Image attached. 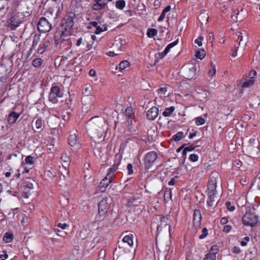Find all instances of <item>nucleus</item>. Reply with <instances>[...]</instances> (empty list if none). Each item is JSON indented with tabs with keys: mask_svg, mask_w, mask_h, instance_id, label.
I'll return each instance as SVG.
<instances>
[{
	"mask_svg": "<svg viewBox=\"0 0 260 260\" xmlns=\"http://www.w3.org/2000/svg\"><path fill=\"white\" fill-rule=\"evenodd\" d=\"M86 129L92 138L101 140L105 133V121L99 116L93 117L87 122Z\"/></svg>",
	"mask_w": 260,
	"mask_h": 260,
	"instance_id": "nucleus-1",
	"label": "nucleus"
},
{
	"mask_svg": "<svg viewBox=\"0 0 260 260\" xmlns=\"http://www.w3.org/2000/svg\"><path fill=\"white\" fill-rule=\"evenodd\" d=\"M114 259L116 260H132L133 256L129 248L125 244L119 243L118 247L114 251Z\"/></svg>",
	"mask_w": 260,
	"mask_h": 260,
	"instance_id": "nucleus-2",
	"label": "nucleus"
},
{
	"mask_svg": "<svg viewBox=\"0 0 260 260\" xmlns=\"http://www.w3.org/2000/svg\"><path fill=\"white\" fill-rule=\"evenodd\" d=\"M117 170V168L113 166L109 169V171L106 176L102 180L98 186V190L103 192L106 189L112 182L113 178L115 176V172Z\"/></svg>",
	"mask_w": 260,
	"mask_h": 260,
	"instance_id": "nucleus-3",
	"label": "nucleus"
},
{
	"mask_svg": "<svg viewBox=\"0 0 260 260\" xmlns=\"http://www.w3.org/2000/svg\"><path fill=\"white\" fill-rule=\"evenodd\" d=\"M65 29L59 27L54 33V43L57 45L60 44L63 45L65 42H67L69 45H70L71 42L68 39V37L70 36L71 33L69 31H64Z\"/></svg>",
	"mask_w": 260,
	"mask_h": 260,
	"instance_id": "nucleus-4",
	"label": "nucleus"
},
{
	"mask_svg": "<svg viewBox=\"0 0 260 260\" xmlns=\"http://www.w3.org/2000/svg\"><path fill=\"white\" fill-rule=\"evenodd\" d=\"M113 202L111 197H105L103 198L98 204L99 216H105L110 209V205Z\"/></svg>",
	"mask_w": 260,
	"mask_h": 260,
	"instance_id": "nucleus-5",
	"label": "nucleus"
},
{
	"mask_svg": "<svg viewBox=\"0 0 260 260\" xmlns=\"http://www.w3.org/2000/svg\"><path fill=\"white\" fill-rule=\"evenodd\" d=\"M181 73L184 78L188 80L191 79L196 76V66L192 63L186 64L182 67Z\"/></svg>",
	"mask_w": 260,
	"mask_h": 260,
	"instance_id": "nucleus-6",
	"label": "nucleus"
},
{
	"mask_svg": "<svg viewBox=\"0 0 260 260\" xmlns=\"http://www.w3.org/2000/svg\"><path fill=\"white\" fill-rule=\"evenodd\" d=\"M157 158V154L155 151H152L148 152L144 158L145 169L149 170L153 165Z\"/></svg>",
	"mask_w": 260,
	"mask_h": 260,
	"instance_id": "nucleus-7",
	"label": "nucleus"
},
{
	"mask_svg": "<svg viewBox=\"0 0 260 260\" xmlns=\"http://www.w3.org/2000/svg\"><path fill=\"white\" fill-rule=\"evenodd\" d=\"M244 225L251 226H254L258 221L257 216L250 212H247L242 218Z\"/></svg>",
	"mask_w": 260,
	"mask_h": 260,
	"instance_id": "nucleus-8",
	"label": "nucleus"
},
{
	"mask_svg": "<svg viewBox=\"0 0 260 260\" xmlns=\"http://www.w3.org/2000/svg\"><path fill=\"white\" fill-rule=\"evenodd\" d=\"M38 29L41 32H49L51 28L52 24L45 17H41L38 23Z\"/></svg>",
	"mask_w": 260,
	"mask_h": 260,
	"instance_id": "nucleus-9",
	"label": "nucleus"
},
{
	"mask_svg": "<svg viewBox=\"0 0 260 260\" xmlns=\"http://www.w3.org/2000/svg\"><path fill=\"white\" fill-rule=\"evenodd\" d=\"M60 88L58 86H52L49 95V100L53 104L58 102V98L60 97Z\"/></svg>",
	"mask_w": 260,
	"mask_h": 260,
	"instance_id": "nucleus-10",
	"label": "nucleus"
},
{
	"mask_svg": "<svg viewBox=\"0 0 260 260\" xmlns=\"http://www.w3.org/2000/svg\"><path fill=\"white\" fill-rule=\"evenodd\" d=\"M74 24L73 18L71 16H68L63 19L60 27L65 29V31L68 32V31H69L71 33V30Z\"/></svg>",
	"mask_w": 260,
	"mask_h": 260,
	"instance_id": "nucleus-11",
	"label": "nucleus"
},
{
	"mask_svg": "<svg viewBox=\"0 0 260 260\" xmlns=\"http://www.w3.org/2000/svg\"><path fill=\"white\" fill-rule=\"evenodd\" d=\"M22 22L17 14L13 15L8 21V26L11 30L15 29Z\"/></svg>",
	"mask_w": 260,
	"mask_h": 260,
	"instance_id": "nucleus-12",
	"label": "nucleus"
},
{
	"mask_svg": "<svg viewBox=\"0 0 260 260\" xmlns=\"http://www.w3.org/2000/svg\"><path fill=\"white\" fill-rule=\"evenodd\" d=\"M95 98L90 95H84L81 99V101L85 110L90 109L93 105Z\"/></svg>",
	"mask_w": 260,
	"mask_h": 260,
	"instance_id": "nucleus-13",
	"label": "nucleus"
},
{
	"mask_svg": "<svg viewBox=\"0 0 260 260\" xmlns=\"http://www.w3.org/2000/svg\"><path fill=\"white\" fill-rule=\"evenodd\" d=\"M196 90L198 94V98L201 101L205 100L209 96L210 92L205 87L199 86L196 88Z\"/></svg>",
	"mask_w": 260,
	"mask_h": 260,
	"instance_id": "nucleus-14",
	"label": "nucleus"
},
{
	"mask_svg": "<svg viewBox=\"0 0 260 260\" xmlns=\"http://www.w3.org/2000/svg\"><path fill=\"white\" fill-rule=\"evenodd\" d=\"M158 114V109L156 107L151 108L146 113L147 118L150 120H154Z\"/></svg>",
	"mask_w": 260,
	"mask_h": 260,
	"instance_id": "nucleus-15",
	"label": "nucleus"
},
{
	"mask_svg": "<svg viewBox=\"0 0 260 260\" xmlns=\"http://www.w3.org/2000/svg\"><path fill=\"white\" fill-rule=\"evenodd\" d=\"M9 8V3L7 0H0V18L3 17Z\"/></svg>",
	"mask_w": 260,
	"mask_h": 260,
	"instance_id": "nucleus-16",
	"label": "nucleus"
},
{
	"mask_svg": "<svg viewBox=\"0 0 260 260\" xmlns=\"http://www.w3.org/2000/svg\"><path fill=\"white\" fill-rule=\"evenodd\" d=\"M50 46V42L47 39H44L39 45L37 52L39 54H42L45 52L47 48Z\"/></svg>",
	"mask_w": 260,
	"mask_h": 260,
	"instance_id": "nucleus-17",
	"label": "nucleus"
},
{
	"mask_svg": "<svg viewBox=\"0 0 260 260\" xmlns=\"http://www.w3.org/2000/svg\"><path fill=\"white\" fill-rule=\"evenodd\" d=\"M202 219V215L200 210H194L193 215V223L196 225H199Z\"/></svg>",
	"mask_w": 260,
	"mask_h": 260,
	"instance_id": "nucleus-18",
	"label": "nucleus"
},
{
	"mask_svg": "<svg viewBox=\"0 0 260 260\" xmlns=\"http://www.w3.org/2000/svg\"><path fill=\"white\" fill-rule=\"evenodd\" d=\"M20 116V114L15 111L11 112L8 117V122L9 124L14 123Z\"/></svg>",
	"mask_w": 260,
	"mask_h": 260,
	"instance_id": "nucleus-19",
	"label": "nucleus"
},
{
	"mask_svg": "<svg viewBox=\"0 0 260 260\" xmlns=\"http://www.w3.org/2000/svg\"><path fill=\"white\" fill-rule=\"evenodd\" d=\"M133 235L132 234L126 235L123 237L122 241L120 243L125 244L127 248L129 246L132 247L133 245Z\"/></svg>",
	"mask_w": 260,
	"mask_h": 260,
	"instance_id": "nucleus-20",
	"label": "nucleus"
},
{
	"mask_svg": "<svg viewBox=\"0 0 260 260\" xmlns=\"http://www.w3.org/2000/svg\"><path fill=\"white\" fill-rule=\"evenodd\" d=\"M159 220V223L157 225V229H162L163 228H165L168 226V218L165 216H158Z\"/></svg>",
	"mask_w": 260,
	"mask_h": 260,
	"instance_id": "nucleus-21",
	"label": "nucleus"
},
{
	"mask_svg": "<svg viewBox=\"0 0 260 260\" xmlns=\"http://www.w3.org/2000/svg\"><path fill=\"white\" fill-rule=\"evenodd\" d=\"M236 36H237L238 40H239V45L245 46L248 42L247 37L246 36H242L241 32H239L238 34H237Z\"/></svg>",
	"mask_w": 260,
	"mask_h": 260,
	"instance_id": "nucleus-22",
	"label": "nucleus"
},
{
	"mask_svg": "<svg viewBox=\"0 0 260 260\" xmlns=\"http://www.w3.org/2000/svg\"><path fill=\"white\" fill-rule=\"evenodd\" d=\"M207 193L208 195L207 204L209 207H212L213 205V203L215 202V194L216 193L212 192Z\"/></svg>",
	"mask_w": 260,
	"mask_h": 260,
	"instance_id": "nucleus-23",
	"label": "nucleus"
},
{
	"mask_svg": "<svg viewBox=\"0 0 260 260\" xmlns=\"http://www.w3.org/2000/svg\"><path fill=\"white\" fill-rule=\"evenodd\" d=\"M40 42V36L35 35L33 38L32 44L31 48L29 49L30 54L32 52V50L36 49V47Z\"/></svg>",
	"mask_w": 260,
	"mask_h": 260,
	"instance_id": "nucleus-24",
	"label": "nucleus"
},
{
	"mask_svg": "<svg viewBox=\"0 0 260 260\" xmlns=\"http://www.w3.org/2000/svg\"><path fill=\"white\" fill-rule=\"evenodd\" d=\"M132 112V109L129 107L127 108L125 110V116L127 118V122L129 124H131L132 123V120L131 118Z\"/></svg>",
	"mask_w": 260,
	"mask_h": 260,
	"instance_id": "nucleus-25",
	"label": "nucleus"
},
{
	"mask_svg": "<svg viewBox=\"0 0 260 260\" xmlns=\"http://www.w3.org/2000/svg\"><path fill=\"white\" fill-rule=\"evenodd\" d=\"M170 10H171L170 6H167L165 8H164L162 10V13H161L160 15L159 16V17H158V18L157 19L158 21L160 22V21H162L165 17L166 13L170 11Z\"/></svg>",
	"mask_w": 260,
	"mask_h": 260,
	"instance_id": "nucleus-26",
	"label": "nucleus"
},
{
	"mask_svg": "<svg viewBox=\"0 0 260 260\" xmlns=\"http://www.w3.org/2000/svg\"><path fill=\"white\" fill-rule=\"evenodd\" d=\"M175 110V107L171 106L169 108H166L165 111L162 112V115L165 117L170 116Z\"/></svg>",
	"mask_w": 260,
	"mask_h": 260,
	"instance_id": "nucleus-27",
	"label": "nucleus"
},
{
	"mask_svg": "<svg viewBox=\"0 0 260 260\" xmlns=\"http://www.w3.org/2000/svg\"><path fill=\"white\" fill-rule=\"evenodd\" d=\"M77 136L75 134L70 136L69 138V144L71 146H74L77 143Z\"/></svg>",
	"mask_w": 260,
	"mask_h": 260,
	"instance_id": "nucleus-28",
	"label": "nucleus"
},
{
	"mask_svg": "<svg viewBox=\"0 0 260 260\" xmlns=\"http://www.w3.org/2000/svg\"><path fill=\"white\" fill-rule=\"evenodd\" d=\"M172 192L170 188H166L164 193V201L165 202H168L171 199Z\"/></svg>",
	"mask_w": 260,
	"mask_h": 260,
	"instance_id": "nucleus-29",
	"label": "nucleus"
},
{
	"mask_svg": "<svg viewBox=\"0 0 260 260\" xmlns=\"http://www.w3.org/2000/svg\"><path fill=\"white\" fill-rule=\"evenodd\" d=\"M43 62V60L40 58H37L33 60L32 66L35 68H40Z\"/></svg>",
	"mask_w": 260,
	"mask_h": 260,
	"instance_id": "nucleus-30",
	"label": "nucleus"
},
{
	"mask_svg": "<svg viewBox=\"0 0 260 260\" xmlns=\"http://www.w3.org/2000/svg\"><path fill=\"white\" fill-rule=\"evenodd\" d=\"M218 175L216 173H213L211 174L208 184H217V178Z\"/></svg>",
	"mask_w": 260,
	"mask_h": 260,
	"instance_id": "nucleus-31",
	"label": "nucleus"
},
{
	"mask_svg": "<svg viewBox=\"0 0 260 260\" xmlns=\"http://www.w3.org/2000/svg\"><path fill=\"white\" fill-rule=\"evenodd\" d=\"M13 238V235L11 233H6L3 237L4 241L6 243L11 242Z\"/></svg>",
	"mask_w": 260,
	"mask_h": 260,
	"instance_id": "nucleus-32",
	"label": "nucleus"
},
{
	"mask_svg": "<svg viewBox=\"0 0 260 260\" xmlns=\"http://www.w3.org/2000/svg\"><path fill=\"white\" fill-rule=\"evenodd\" d=\"M254 83V80L248 79L244 81L242 85V87L243 88H247L252 86Z\"/></svg>",
	"mask_w": 260,
	"mask_h": 260,
	"instance_id": "nucleus-33",
	"label": "nucleus"
},
{
	"mask_svg": "<svg viewBox=\"0 0 260 260\" xmlns=\"http://www.w3.org/2000/svg\"><path fill=\"white\" fill-rule=\"evenodd\" d=\"M116 7L120 10H123L125 6V2L124 0H118L116 2Z\"/></svg>",
	"mask_w": 260,
	"mask_h": 260,
	"instance_id": "nucleus-34",
	"label": "nucleus"
},
{
	"mask_svg": "<svg viewBox=\"0 0 260 260\" xmlns=\"http://www.w3.org/2000/svg\"><path fill=\"white\" fill-rule=\"evenodd\" d=\"M157 31L154 28H148L147 35L149 38H152L157 35Z\"/></svg>",
	"mask_w": 260,
	"mask_h": 260,
	"instance_id": "nucleus-35",
	"label": "nucleus"
},
{
	"mask_svg": "<svg viewBox=\"0 0 260 260\" xmlns=\"http://www.w3.org/2000/svg\"><path fill=\"white\" fill-rule=\"evenodd\" d=\"M45 15H46L48 18L49 17V15H51L50 21H53V18L55 16V8L49 9V10L45 13Z\"/></svg>",
	"mask_w": 260,
	"mask_h": 260,
	"instance_id": "nucleus-36",
	"label": "nucleus"
},
{
	"mask_svg": "<svg viewBox=\"0 0 260 260\" xmlns=\"http://www.w3.org/2000/svg\"><path fill=\"white\" fill-rule=\"evenodd\" d=\"M208 18L209 17L205 13H202L198 16V19L201 22V23H206L208 21Z\"/></svg>",
	"mask_w": 260,
	"mask_h": 260,
	"instance_id": "nucleus-37",
	"label": "nucleus"
},
{
	"mask_svg": "<svg viewBox=\"0 0 260 260\" xmlns=\"http://www.w3.org/2000/svg\"><path fill=\"white\" fill-rule=\"evenodd\" d=\"M61 14V10L59 7H55V16L53 18V21L55 22L56 20L59 17Z\"/></svg>",
	"mask_w": 260,
	"mask_h": 260,
	"instance_id": "nucleus-38",
	"label": "nucleus"
},
{
	"mask_svg": "<svg viewBox=\"0 0 260 260\" xmlns=\"http://www.w3.org/2000/svg\"><path fill=\"white\" fill-rule=\"evenodd\" d=\"M129 65V63L127 60H123L119 64V68L120 70H123Z\"/></svg>",
	"mask_w": 260,
	"mask_h": 260,
	"instance_id": "nucleus-39",
	"label": "nucleus"
},
{
	"mask_svg": "<svg viewBox=\"0 0 260 260\" xmlns=\"http://www.w3.org/2000/svg\"><path fill=\"white\" fill-rule=\"evenodd\" d=\"M183 137V133L182 132H178L176 135L173 136V139L175 141H180Z\"/></svg>",
	"mask_w": 260,
	"mask_h": 260,
	"instance_id": "nucleus-40",
	"label": "nucleus"
},
{
	"mask_svg": "<svg viewBox=\"0 0 260 260\" xmlns=\"http://www.w3.org/2000/svg\"><path fill=\"white\" fill-rule=\"evenodd\" d=\"M216 256L214 253H208L205 256L204 260H216Z\"/></svg>",
	"mask_w": 260,
	"mask_h": 260,
	"instance_id": "nucleus-41",
	"label": "nucleus"
},
{
	"mask_svg": "<svg viewBox=\"0 0 260 260\" xmlns=\"http://www.w3.org/2000/svg\"><path fill=\"white\" fill-rule=\"evenodd\" d=\"M44 124V121L41 118H39L36 121V127L37 129L42 128L43 125Z\"/></svg>",
	"mask_w": 260,
	"mask_h": 260,
	"instance_id": "nucleus-42",
	"label": "nucleus"
},
{
	"mask_svg": "<svg viewBox=\"0 0 260 260\" xmlns=\"http://www.w3.org/2000/svg\"><path fill=\"white\" fill-rule=\"evenodd\" d=\"M206 55L205 51L204 50L201 51H197L196 56L199 59H203Z\"/></svg>",
	"mask_w": 260,
	"mask_h": 260,
	"instance_id": "nucleus-43",
	"label": "nucleus"
},
{
	"mask_svg": "<svg viewBox=\"0 0 260 260\" xmlns=\"http://www.w3.org/2000/svg\"><path fill=\"white\" fill-rule=\"evenodd\" d=\"M33 187L34 186L32 183L29 182H25L23 185V188L24 190H27V189H32Z\"/></svg>",
	"mask_w": 260,
	"mask_h": 260,
	"instance_id": "nucleus-44",
	"label": "nucleus"
},
{
	"mask_svg": "<svg viewBox=\"0 0 260 260\" xmlns=\"http://www.w3.org/2000/svg\"><path fill=\"white\" fill-rule=\"evenodd\" d=\"M104 26V28L101 27L100 26H98L96 28H95V30L94 31V33L95 34H100L101 32H103V31H106L107 30V28L106 26H104Z\"/></svg>",
	"mask_w": 260,
	"mask_h": 260,
	"instance_id": "nucleus-45",
	"label": "nucleus"
},
{
	"mask_svg": "<svg viewBox=\"0 0 260 260\" xmlns=\"http://www.w3.org/2000/svg\"><path fill=\"white\" fill-rule=\"evenodd\" d=\"M105 7H103V5L100 4L99 3H95L92 5V8L94 10H100L104 9Z\"/></svg>",
	"mask_w": 260,
	"mask_h": 260,
	"instance_id": "nucleus-46",
	"label": "nucleus"
},
{
	"mask_svg": "<svg viewBox=\"0 0 260 260\" xmlns=\"http://www.w3.org/2000/svg\"><path fill=\"white\" fill-rule=\"evenodd\" d=\"M62 161L65 164V165H68L69 162H70V157L67 154H64L61 156Z\"/></svg>",
	"mask_w": 260,
	"mask_h": 260,
	"instance_id": "nucleus-47",
	"label": "nucleus"
},
{
	"mask_svg": "<svg viewBox=\"0 0 260 260\" xmlns=\"http://www.w3.org/2000/svg\"><path fill=\"white\" fill-rule=\"evenodd\" d=\"M205 122V120L201 117H198L196 119V123L197 125H203Z\"/></svg>",
	"mask_w": 260,
	"mask_h": 260,
	"instance_id": "nucleus-48",
	"label": "nucleus"
},
{
	"mask_svg": "<svg viewBox=\"0 0 260 260\" xmlns=\"http://www.w3.org/2000/svg\"><path fill=\"white\" fill-rule=\"evenodd\" d=\"M85 43H87V41L83 39L82 38H80L77 40L76 43V45L77 47L80 46L81 44L83 46H84Z\"/></svg>",
	"mask_w": 260,
	"mask_h": 260,
	"instance_id": "nucleus-49",
	"label": "nucleus"
},
{
	"mask_svg": "<svg viewBox=\"0 0 260 260\" xmlns=\"http://www.w3.org/2000/svg\"><path fill=\"white\" fill-rule=\"evenodd\" d=\"M212 69L208 71V75L210 77H212L215 76L216 74V69L214 66H212V64H211Z\"/></svg>",
	"mask_w": 260,
	"mask_h": 260,
	"instance_id": "nucleus-50",
	"label": "nucleus"
},
{
	"mask_svg": "<svg viewBox=\"0 0 260 260\" xmlns=\"http://www.w3.org/2000/svg\"><path fill=\"white\" fill-rule=\"evenodd\" d=\"M202 234L199 236V238L200 239H203L205 238L206 237V236L208 235V230L206 228H204L202 231Z\"/></svg>",
	"mask_w": 260,
	"mask_h": 260,
	"instance_id": "nucleus-51",
	"label": "nucleus"
},
{
	"mask_svg": "<svg viewBox=\"0 0 260 260\" xmlns=\"http://www.w3.org/2000/svg\"><path fill=\"white\" fill-rule=\"evenodd\" d=\"M218 252V247L217 245L212 246L210 250L209 253H214L215 255Z\"/></svg>",
	"mask_w": 260,
	"mask_h": 260,
	"instance_id": "nucleus-52",
	"label": "nucleus"
},
{
	"mask_svg": "<svg viewBox=\"0 0 260 260\" xmlns=\"http://www.w3.org/2000/svg\"><path fill=\"white\" fill-rule=\"evenodd\" d=\"M25 161L26 164L32 165L34 162V157L30 155L27 156L25 159Z\"/></svg>",
	"mask_w": 260,
	"mask_h": 260,
	"instance_id": "nucleus-53",
	"label": "nucleus"
},
{
	"mask_svg": "<svg viewBox=\"0 0 260 260\" xmlns=\"http://www.w3.org/2000/svg\"><path fill=\"white\" fill-rule=\"evenodd\" d=\"M198 155L196 154H191L189 157V160L193 162L197 161L198 160Z\"/></svg>",
	"mask_w": 260,
	"mask_h": 260,
	"instance_id": "nucleus-54",
	"label": "nucleus"
},
{
	"mask_svg": "<svg viewBox=\"0 0 260 260\" xmlns=\"http://www.w3.org/2000/svg\"><path fill=\"white\" fill-rule=\"evenodd\" d=\"M225 205L228 210L230 211H233L235 209V206H232L231 202H226L225 203Z\"/></svg>",
	"mask_w": 260,
	"mask_h": 260,
	"instance_id": "nucleus-55",
	"label": "nucleus"
},
{
	"mask_svg": "<svg viewBox=\"0 0 260 260\" xmlns=\"http://www.w3.org/2000/svg\"><path fill=\"white\" fill-rule=\"evenodd\" d=\"M88 231L86 229H83L80 231L79 234V236L82 239H84L87 238L85 236V233H87Z\"/></svg>",
	"mask_w": 260,
	"mask_h": 260,
	"instance_id": "nucleus-56",
	"label": "nucleus"
},
{
	"mask_svg": "<svg viewBox=\"0 0 260 260\" xmlns=\"http://www.w3.org/2000/svg\"><path fill=\"white\" fill-rule=\"evenodd\" d=\"M216 187H215V186L208 185V189L206 191V192H214V193H216L217 191L216 190Z\"/></svg>",
	"mask_w": 260,
	"mask_h": 260,
	"instance_id": "nucleus-57",
	"label": "nucleus"
},
{
	"mask_svg": "<svg viewBox=\"0 0 260 260\" xmlns=\"http://www.w3.org/2000/svg\"><path fill=\"white\" fill-rule=\"evenodd\" d=\"M250 240L249 237L248 236H246L243 238V240L241 242V245L242 246H245L247 245V242H249Z\"/></svg>",
	"mask_w": 260,
	"mask_h": 260,
	"instance_id": "nucleus-58",
	"label": "nucleus"
},
{
	"mask_svg": "<svg viewBox=\"0 0 260 260\" xmlns=\"http://www.w3.org/2000/svg\"><path fill=\"white\" fill-rule=\"evenodd\" d=\"M203 37L202 36H199L197 39L195 40V43L198 45L199 46L202 45V41Z\"/></svg>",
	"mask_w": 260,
	"mask_h": 260,
	"instance_id": "nucleus-59",
	"label": "nucleus"
},
{
	"mask_svg": "<svg viewBox=\"0 0 260 260\" xmlns=\"http://www.w3.org/2000/svg\"><path fill=\"white\" fill-rule=\"evenodd\" d=\"M84 46L85 47L84 48V50L85 51H88L91 50L92 48V45L91 44L88 43L87 42V43L85 44Z\"/></svg>",
	"mask_w": 260,
	"mask_h": 260,
	"instance_id": "nucleus-60",
	"label": "nucleus"
},
{
	"mask_svg": "<svg viewBox=\"0 0 260 260\" xmlns=\"http://www.w3.org/2000/svg\"><path fill=\"white\" fill-rule=\"evenodd\" d=\"M196 147L197 146L196 145L192 144L189 146H185V149H186V150H187V151H191L193 150H194L196 148Z\"/></svg>",
	"mask_w": 260,
	"mask_h": 260,
	"instance_id": "nucleus-61",
	"label": "nucleus"
},
{
	"mask_svg": "<svg viewBox=\"0 0 260 260\" xmlns=\"http://www.w3.org/2000/svg\"><path fill=\"white\" fill-rule=\"evenodd\" d=\"M239 13L238 12H236V11H234L233 12V13L231 15V18L232 19V20L235 21V22H236L238 20V15Z\"/></svg>",
	"mask_w": 260,
	"mask_h": 260,
	"instance_id": "nucleus-62",
	"label": "nucleus"
},
{
	"mask_svg": "<svg viewBox=\"0 0 260 260\" xmlns=\"http://www.w3.org/2000/svg\"><path fill=\"white\" fill-rule=\"evenodd\" d=\"M127 169L128 171V174L131 175L133 173V166L131 164H128L127 166Z\"/></svg>",
	"mask_w": 260,
	"mask_h": 260,
	"instance_id": "nucleus-63",
	"label": "nucleus"
},
{
	"mask_svg": "<svg viewBox=\"0 0 260 260\" xmlns=\"http://www.w3.org/2000/svg\"><path fill=\"white\" fill-rule=\"evenodd\" d=\"M91 89L92 87L90 86L86 87L84 90L83 93L85 95H89V94L90 93Z\"/></svg>",
	"mask_w": 260,
	"mask_h": 260,
	"instance_id": "nucleus-64",
	"label": "nucleus"
}]
</instances>
